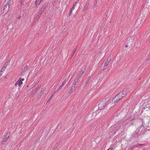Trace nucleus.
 Wrapping results in <instances>:
<instances>
[{
	"label": "nucleus",
	"instance_id": "f257e3e1",
	"mask_svg": "<svg viewBox=\"0 0 150 150\" xmlns=\"http://www.w3.org/2000/svg\"><path fill=\"white\" fill-rule=\"evenodd\" d=\"M122 122H118L114 126L111 127L109 129V134L111 136L113 135L116 131L119 130L122 127Z\"/></svg>",
	"mask_w": 150,
	"mask_h": 150
},
{
	"label": "nucleus",
	"instance_id": "f03ea898",
	"mask_svg": "<svg viewBox=\"0 0 150 150\" xmlns=\"http://www.w3.org/2000/svg\"><path fill=\"white\" fill-rule=\"evenodd\" d=\"M145 132V129L144 127L142 125L140 126L137 129L135 132L134 133L135 136L138 137L142 135Z\"/></svg>",
	"mask_w": 150,
	"mask_h": 150
},
{
	"label": "nucleus",
	"instance_id": "7ed1b4c3",
	"mask_svg": "<svg viewBox=\"0 0 150 150\" xmlns=\"http://www.w3.org/2000/svg\"><path fill=\"white\" fill-rule=\"evenodd\" d=\"M127 93V89H125L122 92H120L116 96V98H120L121 99L122 97H124Z\"/></svg>",
	"mask_w": 150,
	"mask_h": 150
},
{
	"label": "nucleus",
	"instance_id": "20e7f679",
	"mask_svg": "<svg viewBox=\"0 0 150 150\" xmlns=\"http://www.w3.org/2000/svg\"><path fill=\"white\" fill-rule=\"evenodd\" d=\"M78 85V82L77 81H75L73 83L70 90L69 93L70 94H71L75 90L77 86Z\"/></svg>",
	"mask_w": 150,
	"mask_h": 150
},
{
	"label": "nucleus",
	"instance_id": "39448f33",
	"mask_svg": "<svg viewBox=\"0 0 150 150\" xmlns=\"http://www.w3.org/2000/svg\"><path fill=\"white\" fill-rule=\"evenodd\" d=\"M105 100H103L99 103L98 105L99 110H101L103 109L106 106L105 103Z\"/></svg>",
	"mask_w": 150,
	"mask_h": 150
},
{
	"label": "nucleus",
	"instance_id": "423d86ee",
	"mask_svg": "<svg viewBox=\"0 0 150 150\" xmlns=\"http://www.w3.org/2000/svg\"><path fill=\"white\" fill-rule=\"evenodd\" d=\"M24 79H21V78H20L15 83V86L18 85L19 87H20L21 85L23 84L22 81H24Z\"/></svg>",
	"mask_w": 150,
	"mask_h": 150
},
{
	"label": "nucleus",
	"instance_id": "0eeeda50",
	"mask_svg": "<svg viewBox=\"0 0 150 150\" xmlns=\"http://www.w3.org/2000/svg\"><path fill=\"white\" fill-rule=\"evenodd\" d=\"M3 5H4V6L3 7L4 12V13H6L9 10V6L7 4H4V3Z\"/></svg>",
	"mask_w": 150,
	"mask_h": 150
},
{
	"label": "nucleus",
	"instance_id": "6e6552de",
	"mask_svg": "<svg viewBox=\"0 0 150 150\" xmlns=\"http://www.w3.org/2000/svg\"><path fill=\"white\" fill-rule=\"evenodd\" d=\"M132 124V123L131 120H127L123 123L122 126H125L127 125H128V126H129Z\"/></svg>",
	"mask_w": 150,
	"mask_h": 150
},
{
	"label": "nucleus",
	"instance_id": "1a4fd4ad",
	"mask_svg": "<svg viewBox=\"0 0 150 150\" xmlns=\"http://www.w3.org/2000/svg\"><path fill=\"white\" fill-rule=\"evenodd\" d=\"M103 100H105V103L106 105H107L108 104L110 103L112 101V100H111L110 98V97H107Z\"/></svg>",
	"mask_w": 150,
	"mask_h": 150
},
{
	"label": "nucleus",
	"instance_id": "9d476101",
	"mask_svg": "<svg viewBox=\"0 0 150 150\" xmlns=\"http://www.w3.org/2000/svg\"><path fill=\"white\" fill-rule=\"evenodd\" d=\"M111 57L110 55L108 58L107 59H106V61H105L104 65V66H107L109 63L110 62L111 60Z\"/></svg>",
	"mask_w": 150,
	"mask_h": 150
},
{
	"label": "nucleus",
	"instance_id": "9b49d317",
	"mask_svg": "<svg viewBox=\"0 0 150 150\" xmlns=\"http://www.w3.org/2000/svg\"><path fill=\"white\" fill-rule=\"evenodd\" d=\"M10 135V133L8 132L7 133V134L6 135L5 137V138L4 139L3 141L4 142L6 141L7 139L9 138Z\"/></svg>",
	"mask_w": 150,
	"mask_h": 150
},
{
	"label": "nucleus",
	"instance_id": "f8f14e48",
	"mask_svg": "<svg viewBox=\"0 0 150 150\" xmlns=\"http://www.w3.org/2000/svg\"><path fill=\"white\" fill-rule=\"evenodd\" d=\"M85 71V69H84L81 70V71L79 74L78 77L79 78L83 74Z\"/></svg>",
	"mask_w": 150,
	"mask_h": 150
},
{
	"label": "nucleus",
	"instance_id": "ddd939ff",
	"mask_svg": "<svg viewBox=\"0 0 150 150\" xmlns=\"http://www.w3.org/2000/svg\"><path fill=\"white\" fill-rule=\"evenodd\" d=\"M120 98H116V96L112 100V102L113 101L114 103L117 102L119 100H120Z\"/></svg>",
	"mask_w": 150,
	"mask_h": 150
},
{
	"label": "nucleus",
	"instance_id": "4468645a",
	"mask_svg": "<svg viewBox=\"0 0 150 150\" xmlns=\"http://www.w3.org/2000/svg\"><path fill=\"white\" fill-rule=\"evenodd\" d=\"M45 6H43L42 8H41L40 10L39 11V15H41V14L44 11L45 9Z\"/></svg>",
	"mask_w": 150,
	"mask_h": 150
},
{
	"label": "nucleus",
	"instance_id": "2eb2a0df",
	"mask_svg": "<svg viewBox=\"0 0 150 150\" xmlns=\"http://www.w3.org/2000/svg\"><path fill=\"white\" fill-rule=\"evenodd\" d=\"M43 0H36L35 3L36 7H37Z\"/></svg>",
	"mask_w": 150,
	"mask_h": 150
},
{
	"label": "nucleus",
	"instance_id": "dca6fc26",
	"mask_svg": "<svg viewBox=\"0 0 150 150\" xmlns=\"http://www.w3.org/2000/svg\"><path fill=\"white\" fill-rule=\"evenodd\" d=\"M11 0H5L4 2V4H7L9 5V4H11Z\"/></svg>",
	"mask_w": 150,
	"mask_h": 150
},
{
	"label": "nucleus",
	"instance_id": "f3484780",
	"mask_svg": "<svg viewBox=\"0 0 150 150\" xmlns=\"http://www.w3.org/2000/svg\"><path fill=\"white\" fill-rule=\"evenodd\" d=\"M59 142H57V143L54 145V149H56V148L58 147V146L59 145Z\"/></svg>",
	"mask_w": 150,
	"mask_h": 150
},
{
	"label": "nucleus",
	"instance_id": "a211bd4d",
	"mask_svg": "<svg viewBox=\"0 0 150 150\" xmlns=\"http://www.w3.org/2000/svg\"><path fill=\"white\" fill-rule=\"evenodd\" d=\"M76 50H77L76 48H74V49L73 52L71 55V57H73V56H74V53L76 51Z\"/></svg>",
	"mask_w": 150,
	"mask_h": 150
},
{
	"label": "nucleus",
	"instance_id": "6ab92c4d",
	"mask_svg": "<svg viewBox=\"0 0 150 150\" xmlns=\"http://www.w3.org/2000/svg\"><path fill=\"white\" fill-rule=\"evenodd\" d=\"M40 17V15H38V16L36 17V18L35 19V20L36 21H38L39 20Z\"/></svg>",
	"mask_w": 150,
	"mask_h": 150
},
{
	"label": "nucleus",
	"instance_id": "aec40b11",
	"mask_svg": "<svg viewBox=\"0 0 150 150\" xmlns=\"http://www.w3.org/2000/svg\"><path fill=\"white\" fill-rule=\"evenodd\" d=\"M54 93L50 97V98H49V99L48 100H47V103H48L49 101L52 98V97L53 96V95H54Z\"/></svg>",
	"mask_w": 150,
	"mask_h": 150
},
{
	"label": "nucleus",
	"instance_id": "412c9836",
	"mask_svg": "<svg viewBox=\"0 0 150 150\" xmlns=\"http://www.w3.org/2000/svg\"><path fill=\"white\" fill-rule=\"evenodd\" d=\"M28 66H26L24 67V69H23V71H26V70L28 69Z\"/></svg>",
	"mask_w": 150,
	"mask_h": 150
},
{
	"label": "nucleus",
	"instance_id": "4be33fe9",
	"mask_svg": "<svg viewBox=\"0 0 150 150\" xmlns=\"http://www.w3.org/2000/svg\"><path fill=\"white\" fill-rule=\"evenodd\" d=\"M5 66L3 67L1 69V71L2 72H3V71H4V69H5Z\"/></svg>",
	"mask_w": 150,
	"mask_h": 150
},
{
	"label": "nucleus",
	"instance_id": "5701e85b",
	"mask_svg": "<svg viewBox=\"0 0 150 150\" xmlns=\"http://www.w3.org/2000/svg\"><path fill=\"white\" fill-rule=\"evenodd\" d=\"M88 4H86L84 8L86 10L88 8Z\"/></svg>",
	"mask_w": 150,
	"mask_h": 150
},
{
	"label": "nucleus",
	"instance_id": "b1692460",
	"mask_svg": "<svg viewBox=\"0 0 150 150\" xmlns=\"http://www.w3.org/2000/svg\"><path fill=\"white\" fill-rule=\"evenodd\" d=\"M64 85L62 84L59 87V88L57 89V91H58L59 90V89H60L62 88V86H63Z\"/></svg>",
	"mask_w": 150,
	"mask_h": 150
},
{
	"label": "nucleus",
	"instance_id": "393cba45",
	"mask_svg": "<svg viewBox=\"0 0 150 150\" xmlns=\"http://www.w3.org/2000/svg\"><path fill=\"white\" fill-rule=\"evenodd\" d=\"M143 145V144H138L137 145H136V147H139V146H142Z\"/></svg>",
	"mask_w": 150,
	"mask_h": 150
},
{
	"label": "nucleus",
	"instance_id": "a878e982",
	"mask_svg": "<svg viewBox=\"0 0 150 150\" xmlns=\"http://www.w3.org/2000/svg\"><path fill=\"white\" fill-rule=\"evenodd\" d=\"M96 4H97V1H96L95 4H94L93 5V8H96Z\"/></svg>",
	"mask_w": 150,
	"mask_h": 150
},
{
	"label": "nucleus",
	"instance_id": "bb28decb",
	"mask_svg": "<svg viewBox=\"0 0 150 150\" xmlns=\"http://www.w3.org/2000/svg\"><path fill=\"white\" fill-rule=\"evenodd\" d=\"M44 93L42 92H40V94H39V95L40 96V97H41L42 96V95Z\"/></svg>",
	"mask_w": 150,
	"mask_h": 150
},
{
	"label": "nucleus",
	"instance_id": "cd10ccee",
	"mask_svg": "<svg viewBox=\"0 0 150 150\" xmlns=\"http://www.w3.org/2000/svg\"><path fill=\"white\" fill-rule=\"evenodd\" d=\"M45 88H42L41 89V92H42L44 93V92H45Z\"/></svg>",
	"mask_w": 150,
	"mask_h": 150
},
{
	"label": "nucleus",
	"instance_id": "c85d7f7f",
	"mask_svg": "<svg viewBox=\"0 0 150 150\" xmlns=\"http://www.w3.org/2000/svg\"><path fill=\"white\" fill-rule=\"evenodd\" d=\"M90 79V77L88 76L87 79L86 83L88 82V81H89V80Z\"/></svg>",
	"mask_w": 150,
	"mask_h": 150
},
{
	"label": "nucleus",
	"instance_id": "c756f323",
	"mask_svg": "<svg viewBox=\"0 0 150 150\" xmlns=\"http://www.w3.org/2000/svg\"><path fill=\"white\" fill-rule=\"evenodd\" d=\"M67 81H66V80H64L62 83V84L64 85L65 83Z\"/></svg>",
	"mask_w": 150,
	"mask_h": 150
},
{
	"label": "nucleus",
	"instance_id": "7c9ffc66",
	"mask_svg": "<svg viewBox=\"0 0 150 150\" xmlns=\"http://www.w3.org/2000/svg\"><path fill=\"white\" fill-rule=\"evenodd\" d=\"M107 150H113V148L112 147L110 148Z\"/></svg>",
	"mask_w": 150,
	"mask_h": 150
},
{
	"label": "nucleus",
	"instance_id": "2f4dec72",
	"mask_svg": "<svg viewBox=\"0 0 150 150\" xmlns=\"http://www.w3.org/2000/svg\"><path fill=\"white\" fill-rule=\"evenodd\" d=\"M71 12H72V11H71V10L70 12L69 13V16H70L71 15Z\"/></svg>",
	"mask_w": 150,
	"mask_h": 150
},
{
	"label": "nucleus",
	"instance_id": "473e14b6",
	"mask_svg": "<svg viewBox=\"0 0 150 150\" xmlns=\"http://www.w3.org/2000/svg\"><path fill=\"white\" fill-rule=\"evenodd\" d=\"M74 7H74V6H73V7H72V8H71V11L73 10H74Z\"/></svg>",
	"mask_w": 150,
	"mask_h": 150
},
{
	"label": "nucleus",
	"instance_id": "72a5a7b5",
	"mask_svg": "<svg viewBox=\"0 0 150 150\" xmlns=\"http://www.w3.org/2000/svg\"><path fill=\"white\" fill-rule=\"evenodd\" d=\"M74 7H74V6H73V7H72V8H71V11L73 10H74Z\"/></svg>",
	"mask_w": 150,
	"mask_h": 150
},
{
	"label": "nucleus",
	"instance_id": "f704fd0d",
	"mask_svg": "<svg viewBox=\"0 0 150 150\" xmlns=\"http://www.w3.org/2000/svg\"><path fill=\"white\" fill-rule=\"evenodd\" d=\"M79 0H77V1H76V2H75V4H76L77 3H78V1H79Z\"/></svg>",
	"mask_w": 150,
	"mask_h": 150
},
{
	"label": "nucleus",
	"instance_id": "c9c22d12",
	"mask_svg": "<svg viewBox=\"0 0 150 150\" xmlns=\"http://www.w3.org/2000/svg\"><path fill=\"white\" fill-rule=\"evenodd\" d=\"M76 4H75V3L74 4H73V6H74V7H75L76 6Z\"/></svg>",
	"mask_w": 150,
	"mask_h": 150
},
{
	"label": "nucleus",
	"instance_id": "e433bc0d",
	"mask_svg": "<svg viewBox=\"0 0 150 150\" xmlns=\"http://www.w3.org/2000/svg\"><path fill=\"white\" fill-rule=\"evenodd\" d=\"M7 64H6V63H5L4 64V66H5V67H6V66H7Z\"/></svg>",
	"mask_w": 150,
	"mask_h": 150
},
{
	"label": "nucleus",
	"instance_id": "4c0bfd02",
	"mask_svg": "<svg viewBox=\"0 0 150 150\" xmlns=\"http://www.w3.org/2000/svg\"><path fill=\"white\" fill-rule=\"evenodd\" d=\"M2 72L0 71V76H1V75H2Z\"/></svg>",
	"mask_w": 150,
	"mask_h": 150
},
{
	"label": "nucleus",
	"instance_id": "58836bf2",
	"mask_svg": "<svg viewBox=\"0 0 150 150\" xmlns=\"http://www.w3.org/2000/svg\"><path fill=\"white\" fill-rule=\"evenodd\" d=\"M21 17V16H18V19H20V18Z\"/></svg>",
	"mask_w": 150,
	"mask_h": 150
},
{
	"label": "nucleus",
	"instance_id": "ea45409f",
	"mask_svg": "<svg viewBox=\"0 0 150 150\" xmlns=\"http://www.w3.org/2000/svg\"><path fill=\"white\" fill-rule=\"evenodd\" d=\"M128 47L127 45H126L125 46V47Z\"/></svg>",
	"mask_w": 150,
	"mask_h": 150
},
{
	"label": "nucleus",
	"instance_id": "a19ab883",
	"mask_svg": "<svg viewBox=\"0 0 150 150\" xmlns=\"http://www.w3.org/2000/svg\"><path fill=\"white\" fill-rule=\"evenodd\" d=\"M134 148L133 147H132V149H133Z\"/></svg>",
	"mask_w": 150,
	"mask_h": 150
},
{
	"label": "nucleus",
	"instance_id": "79ce46f5",
	"mask_svg": "<svg viewBox=\"0 0 150 150\" xmlns=\"http://www.w3.org/2000/svg\"><path fill=\"white\" fill-rule=\"evenodd\" d=\"M149 56H150V54H149Z\"/></svg>",
	"mask_w": 150,
	"mask_h": 150
}]
</instances>
